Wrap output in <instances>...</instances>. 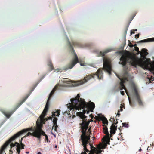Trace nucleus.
<instances>
[{"instance_id":"nucleus-9","label":"nucleus","mask_w":154,"mask_h":154,"mask_svg":"<svg viewBox=\"0 0 154 154\" xmlns=\"http://www.w3.org/2000/svg\"><path fill=\"white\" fill-rule=\"evenodd\" d=\"M111 61L108 57H105L103 59V69L106 71L109 75L111 74L112 70Z\"/></svg>"},{"instance_id":"nucleus-47","label":"nucleus","mask_w":154,"mask_h":154,"mask_svg":"<svg viewBox=\"0 0 154 154\" xmlns=\"http://www.w3.org/2000/svg\"><path fill=\"white\" fill-rule=\"evenodd\" d=\"M75 115H73V116H72V118H73L74 117H75Z\"/></svg>"},{"instance_id":"nucleus-16","label":"nucleus","mask_w":154,"mask_h":154,"mask_svg":"<svg viewBox=\"0 0 154 154\" xmlns=\"http://www.w3.org/2000/svg\"><path fill=\"white\" fill-rule=\"evenodd\" d=\"M90 147L91 150L89 152H90L88 154H101V153L104 152V151L102 149H98L95 147H94L92 144L89 143Z\"/></svg>"},{"instance_id":"nucleus-23","label":"nucleus","mask_w":154,"mask_h":154,"mask_svg":"<svg viewBox=\"0 0 154 154\" xmlns=\"http://www.w3.org/2000/svg\"><path fill=\"white\" fill-rule=\"evenodd\" d=\"M107 146V144L106 143H104L102 145H98L97 146V148L98 149H104L106 148Z\"/></svg>"},{"instance_id":"nucleus-35","label":"nucleus","mask_w":154,"mask_h":154,"mask_svg":"<svg viewBox=\"0 0 154 154\" xmlns=\"http://www.w3.org/2000/svg\"><path fill=\"white\" fill-rule=\"evenodd\" d=\"M121 105L122 106H121L120 107V110H121V111H122V108L123 107H124V105H123L122 104H121Z\"/></svg>"},{"instance_id":"nucleus-4","label":"nucleus","mask_w":154,"mask_h":154,"mask_svg":"<svg viewBox=\"0 0 154 154\" xmlns=\"http://www.w3.org/2000/svg\"><path fill=\"white\" fill-rule=\"evenodd\" d=\"M68 45L70 49L72 50V52H73L74 54V57L73 60L72 61L71 63L67 66V68L66 69V70L72 68L76 63L79 62V59L77 56L75 52L73 46H76L79 47H81V45L79 43L76 42L72 41V44H71V42L69 41Z\"/></svg>"},{"instance_id":"nucleus-7","label":"nucleus","mask_w":154,"mask_h":154,"mask_svg":"<svg viewBox=\"0 0 154 154\" xmlns=\"http://www.w3.org/2000/svg\"><path fill=\"white\" fill-rule=\"evenodd\" d=\"M49 99H48L46 104L45 108L41 115L38 118L36 122V125H43L45 124L46 121L48 120V119L45 118V117L47 115L49 106Z\"/></svg>"},{"instance_id":"nucleus-8","label":"nucleus","mask_w":154,"mask_h":154,"mask_svg":"<svg viewBox=\"0 0 154 154\" xmlns=\"http://www.w3.org/2000/svg\"><path fill=\"white\" fill-rule=\"evenodd\" d=\"M29 95L28 94L26 95L20 103H18L16 106L15 108L12 111H6L4 110H2V112L5 115L6 117L8 119L14 112L24 103L29 97Z\"/></svg>"},{"instance_id":"nucleus-39","label":"nucleus","mask_w":154,"mask_h":154,"mask_svg":"<svg viewBox=\"0 0 154 154\" xmlns=\"http://www.w3.org/2000/svg\"><path fill=\"white\" fill-rule=\"evenodd\" d=\"M122 125H128V124L127 123H122Z\"/></svg>"},{"instance_id":"nucleus-13","label":"nucleus","mask_w":154,"mask_h":154,"mask_svg":"<svg viewBox=\"0 0 154 154\" xmlns=\"http://www.w3.org/2000/svg\"><path fill=\"white\" fill-rule=\"evenodd\" d=\"M117 76L121 80V82L120 83V86L119 87V89L121 90L123 89H124L128 97H129V96L127 94V90L124 85V83H125V81H128V78L127 77L125 76H124L122 77H121L118 75H117Z\"/></svg>"},{"instance_id":"nucleus-46","label":"nucleus","mask_w":154,"mask_h":154,"mask_svg":"<svg viewBox=\"0 0 154 154\" xmlns=\"http://www.w3.org/2000/svg\"><path fill=\"white\" fill-rule=\"evenodd\" d=\"M141 151H142V149H141V148H140V149L139 150V151L140 152H141Z\"/></svg>"},{"instance_id":"nucleus-14","label":"nucleus","mask_w":154,"mask_h":154,"mask_svg":"<svg viewBox=\"0 0 154 154\" xmlns=\"http://www.w3.org/2000/svg\"><path fill=\"white\" fill-rule=\"evenodd\" d=\"M60 110H56L55 112H52V117L50 116L47 118L48 119V120H51V122L52 121V118H53L52 122L53 125H57V122L58 119L55 116H58L60 114Z\"/></svg>"},{"instance_id":"nucleus-10","label":"nucleus","mask_w":154,"mask_h":154,"mask_svg":"<svg viewBox=\"0 0 154 154\" xmlns=\"http://www.w3.org/2000/svg\"><path fill=\"white\" fill-rule=\"evenodd\" d=\"M95 107V104L94 103L90 101L88 103H86L85 101L82 105L80 107V110H81V109H84L85 108H86L88 110H86V112H87V113L88 114L89 113L90 111L91 112H93V110Z\"/></svg>"},{"instance_id":"nucleus-3","label":"nucleus","mask_w":154,"mask_h":154,"mask_svg":"<svg viewBox=\"0 0 154 154\" xmlns=\"http://www.w3.org/2000/svg\"><path fill=\"white\" fill-rule=\"evenodd\" d=\"M88 126H80L82 129L81 132L82 133L81 136V140H82V145L84 147V152H82L81 154H87L86 152H88L89 151L87 148V146L89 143L90 139V134H91V128H90L88 131V135L86 134V131L88 129Z\"/></svg>"},{"instance_id":"nucleus-33","label":"nucleus","mask_w":154,"mask_h":154,"mask_svg":"<svg viewBox=\"0 0 154 154\" xmlns=\"http://www.w3.org/2000/svg\"><path fill=\"white\" fill-rule=\"evenodd\" d=\"M60 70V69H54V72H59Z\"/></svg>"},{"instance_id":"nucleus-24","label":"nucleus","mask_w":154,"mask_h":154,"mask_svg":"<svg viewBox=\"0 0 154 154\" xmlns=\"http://www.w3.org/2000/svg\"><path fill=\"white\" fill-rule=\"evenodd\" d=\"M111 51V49H107V50H105L103 52H100V54L102 56H103L105 55V54L106 53H108Z\"/></svg>"},{"instance_id":"nucleus-36","label":"nucleus","mask_w":154,"mask_h":154,"mask_svg":"<svg viewBox=\"0 0 154 154\" xmlns=\"http://www.w3.org/2000/svg\"><path fill=\"white\" fill-rule=\"evenodd\" d=\"M24 137H23L21 138V139L20 140L19 142L20 143V144H21V143H22V141L23 140V138Z\"/></svg>"},{"instance_id":"nucleus-31","label":"nucleus","mask_w":154,"mask_h":154,"mask_svg":"<svg viewBox=\"0 0 154 154\" xmlns=\"http://www.w3.org/2000/svg\"><path fill=\"white\" fill-rule=\"evenodd\" d=\"M58 126H53L52 129H53L54 128V130L56 131H57V128Z\"/></svg>"},{"instance_id":"nucleus-11","label":"nucleus","mask_w":154,"mask_h":154,"mask_svg":"<svg viewBox=\"0 0 154 154\" xmlns=\"http://www.w3.org/2000/svg\"><path fill=\"white\" fill-rule=\"evenodd\" d=\"M94 119L95 120L94 122L96 125L99 124L100 122H102L103 124L108 125V121L107 119L103 116H101L100 114H98V116H95Z\"/></svg>"},{"instance_id":"nucleus-1","label":"nucleus","mask_w":154,"mask_h":154,"mask_svg":"<svg viewBox=\"0 0 154 154\" xmlns=\"http://www.w3.org/2000/svg\"><path fill=\"white\" fill-rule=\"evenodd\" d=\"M132 66L136 67L137 65H140L144 66L145 68L149 69L154 74V62L150 63L148 60L143 61L141 59H137L134 57H130L126 54H123L120 58L121 62L119 63L123 66L126 65L127 62H129Z\"/></svg>"},{"instance_id":"nucleus-26","label":"nucleus","mask_w":154,"mask_h":154,"mask_svg":"<svg viewBox=\"0 0 154 154\" xmlns=\"http://www.w3.org/2000/svg\"><path fill=\"white\" fill-rule=\"evenodd\" d=\"M48 65L50 67L51 71H52L54 69V67L51 61H49L48 63Z\"/></svg>"},{"instance_id":"nucleus-20","label":"nucleus","mask_w":154,"mask_h":154,"mask_svg":"<svg viewBox=\"0 0 154 154\" xmlns=\"http://www.w3.org/2000/svg\"><path fill=\"white\" fill-rule=\"evenodd\" d=\"M147 50L144 49H142L140 53V54L142 57L143 58H145L146 57L148 54V53L147 52Z\"/></svg>"},{"instance_id":"nucleus-6","label":"nucleus","mask_w":154,"mask_h":154,"mask_svg":"<svg viewBox=\"0 0 154 154\" xmlns=\"http://www.w3.org/2000/svg\"><path fill=\"white\" fill-rule=\"evenodd\" d=\"M70 100L71 103L70 110H71L72 109L73 110H79L82 104L85 102L84 99L80 97V95L79 94H77L75 98H72Z\"/></svg>"},{"instance_id":"nucleus-38","label":"nucleus","mask_w":154,"mask_h":154,"mask_svg":"<svg viewBox=\"0 0 154 154\" xmlns=\"http://www.w3.org/2000/svg\"><path fill=\"white\" fill-rule=\"evenodd\" d=\"M139 35L138 34L137 35H136L135 36V38L137 39L138 38H139Z\"/></svg>"},{"instance_id":"nucleus-25","label":"nucleus","mask_w":154,"mask_h":154,"mask_svg":"<svg viewBox=\"0 0 154 154\" xmlns=\"http://www.w3.org/2000/svg\"><path fill=\"white\" fill-rule=\"evenodd\" d=\"M57 88H56V86H55L54 87V88L53 89L52 91L51 92L49 95V97L48 99H49V100H50V98L52 97V96L54 94V92H55V90L57 89Z\"/></svg>"},{"instance_id":"nucleus-41","label":"nucleus","mask_w":154,"mask_h":154,"mask_svg":"<svg viewBox=\"0 0 154 154\" xmlns=\"http://www.w3.org/2000/svg\"><path fill=\"white\" fill-rule=\"evenodd\" d=\"M12 149H11L10 150V151H9V152H10L9 153H10V154H12L13 152V151H12Z\"/></svg>"},{"instance_id":"nucleus-15","label":"nucleus","mask_w":154,"mask_h":154,"mask_svg":"<svg viewBox=\"0 0 154 154\" xmlns=\"http://www.w3.org/2000/svg\"><path fill=\"white\" fill-rule=\"evenodd\" d=\"M133 88L134 91L135 97L139 105L142 106L143 103L140 96L139 95L137 89L135 85H133Z\"/></svg>"},{"instance_id":"nucleus-44","label":"nucleus","mask_w":154,"mask_h":154,"mask_svg":"<svg viewBox=\"0 0 154 154\" xmlns=\"http://www.w3.org/2000/svg\"><path fill=\"white\" fill-rule=\"evenodd\" d=\"M90 116L92 119L94 117V116H93L92 114H91L90 115Z\"/></svg>"},{"instance_id":"nucleus-40","label":"nucleus","mask_w":154,"mask_h":154,"mask_svg":"<svg viewBox=\"0 0 154 154\" xmlns=\"http://www.w3.org/2000/svg\"><path fill=\"white\" fill-rule=\"evenodd\" d=\"M121 94L122 95H124V94H125L124 91H121Z\"/></svg>"},{"instance_id":"nucleus-17","label":"nucleus","mask_w":154,"mask_h":154,"mask_svg":"<svg viewBox=\"0 0 154 154\" xmlns=\"http://www.w3.org/2000/svg\"><path fill=\"white\" fill-rule=\"evenodd\" d=\"M42 126H41L40 127V128L39 130V134H40V137L39 138H38V140H40L41 137L42 135L43 136H45V140L47 141V142H49V141L48 139V136L45 133V132L43 131V130H42Z\"/></svg>"},{"instance_id":"nucleus-21","label":"nucleus","mask_w":154,"mask_h":154,"mask_svg":"<svg viewBox=\"0 0 154 154\" xmlns=\"http://www.w3.org/2000/svg\"><path fill=\"white\" fill-rule=\"evenodd\" d=\"M154 38H148L139 41L140 42L146 43L149 42H154Z\"/></svg>"},{"instance_id":"nucleus-30","label":"nucleus","mask_w":154,"mask_h":154,"mask_svg":"<svg viewBox=\"0 0 154 154\" xmlns=\"http://www.w3.org/2000/svg\"><path fill=\"white\" fill-rule=\"evenodd\" d=\"M128 126H122L121 128V126H120V128H119V130L120 131H121V130L123 129V127H125V128H128Z\"/></svg>"},{"instance_id":"nucleus-50","label":"nucleus","mask_w":154,"mask_h":154,"mask_svg":"<svg viewBox=\"0 0 154 154\" xmlns=\"http://www.w3.org/2000/svg\"><path fill=\"white\" fill-rule=\"evenodd\" d=\"M129 103H130V105H131V101H130V100H129Z\"/></svg>"},{"instance_id":"nucleus-32","label":"nucleus","mask_w":154,"mask_h":154,"mask_svg":"<svg viewBox=\"0 0 154 154\" xmlns=\"http://www.w3.org/2000/svg\"><path fill=\"white\" fill-rule=\"evenodd\" d=\"M20 146L22 149H24L25 145L23 143H21V144H20Z\"/></svg>"},{"instance_id":"nucleus-37","label":"nucleus","mask_w":154,"mask_h":154,"mask_svg":"<svg viewBox=\"0 0 154 154\" xmlns=\"http://www.w3.org/2000/svg\"><path fill=\"white\" fill-rule=\"evenodd\" d=\"M135 50L137 52H139V48L138 47H135Z\"/></svg>"},{"instance_id":"nucleus-22","label":"nucleus","mask_w":154,"mask_h":154,"mask_svg":"<svg viewBox=\"0 0 154 154\" xmlns=\"http://www.w3.org/2000/svg\"><path fill=\"white\" fill-rule=\"evenodd\" d=\"M117 119H116V120L114 118H110V119L109 120V121L111 122V125H116L118 123Z\"/></svg>"},{"instance_id":"nucleus-29","label":"nucleus","mask_w":154,"mask_h":154,"mask_svg":"<svg viewBox=\"0 0 154 154\" xmlns=\"http://www.w3.org/2000/svg\"><path fill=\"white\" fill-rule=\"evenodd\" d=\"M16 146V145L14 143H11L10 145V146L11 147V149H13V147H15Z\"/></svg>"},{"instance_id":"nucleus-27","label":"nucleus","mask_w":154,"mask_h":154,"mask_svg":"<svg viewBox=\"0 0 154 154\" xmlns=\"http://www.w3.org/2000/svg\"><path fill=\"white\" fill-rule=\"evenodd\" d=\"M20 146H19L18 147H17L16 149L17 151V153L18 154H20Z\"/></svg>"},{"instance_id":"nucleus-53","label":"nucleus","mask_w":154,"mask_h":154,"mask_svg":"<svg viewBox=\"0 0 154 154\" xmlns=\"http://www.w3.org/2000/svg\"><path fill=\"white\" fill-rule=\"evenodd\" d=\"M148 148H149V147H148V148H147V151H148Z\"/></svg>"},{"instance_id":"nucleus-2","label":"nucleus","mask_w":154,"mask_h":154,"mask_svg":"<svg viewBox=\"0 0 154 154\" xmlns=\"http://www.w3.org/2000/svg\"><path fill=\"white\" fill-rule=\"evenodd\" d=\"M43 126H35L32 127L31 128L23 129L15 134L4 143L0 149V154H2L5 152L4 150L7 146L12 141H14L15 139L21 136L24 133L28 131H31L33 132L31 133L28 132L26 135L23 137H26L29 135H32L35 137L39 138L40 137V134H39L40 127Z\"/></svg>"},{"instance_id":"nucleus-42","label":"nucleus","mask_w":154,"mask_h":154,"mask_svg":"<svg viewBox=\"0 0 154 154\" xmlns=\"http://www.w3.org/2000/svg\"><path fill=\"white\" fill-rule=\"evenodd\" d=\"M128 45L130 47H133V45H132V44L130 42L129 44H128Z\"/></svg>"},{"instance_id":"nucleus-54","label":"nucleus","mask_w":154,"mask_h":154,"mask_svg":"<svg viewBox=\"0 0 154 154\" xmlns=\"http://www.w3.org/2000/svg\"><path fill=\"white\" fill-rule=\"evenodd\" d=\"M137 30V29H136V30H135V31H136Z\"/></svg>"},{"instance_id":"nucleus-19","label":"nucleus","mask_w":154,"mask_h":154,"mask_svg":"<svg viewBox=\"0 0 154 154\" xmlns=\"http://www.w3.org/2000/svg\"><path fill=\"white\" fill-rule=\"evenodd\" d=\"M104 126L103 128V132L104 133L106 134V137L108 138H110L109 134L108 131V128L106 126Z\"/></svg>"},{"instance_id":"nucleus-12","label":"nucleus","mask_w":154,"mask_h":154,"mask_svg":"<svg viewBox=\"0 0 154 154\" xmlns=\"http://www.w3.org/2000/svg\"><path fill=\"white\" fill-rule=\"evenodd\" d=\"M83 112H77L76 113V115L78 116H79L82 119V122L79 125H88L91 120L87 121V119H85L86 116L84 115V114L86 113V110L83 109Z\"/></svg>"},{"instance_id":"nucleus-49","label":"nucleus","mask_w":154,"mask_h":154,"mask_svg":"<svg viewBox=\"0 0 154 154\" xmlns=\"http://www.w3.org/2000/svg\"><path fill=\"white\" fill-rule=\"evenodd\" d=\"M37 154H42V153H41L40 152H38Z\"/></svg>"},{"instance_id":"nucleus-45","label":"nucleus","mask_w":154,"mask_h":154,"mask_svg":"<svg viewBox=\"0 0 154 154\" xmlns=\"http://www.w3.org/2000/svg\"><path fill=\"white\" fill-rule=\"evenodd\" d=\"M80 64L81 66H83L84 65V64L83 63H80Z\"/></svg>"},{"instance_id":"nucleus-51","label":"nucleus","mask_w":154,"mask_h":154,"mask_svg":"<svg viewBox=\"0 0 154 154\" xmlns=\"http://www.w3.org/2000/svg\"><path fill=\"white\" fill-rule=\"evenodd\" d=\"M57 148V145H56L55 146V148Z\"/></svg>"},{"instance_id":"nucleus-5","label":"nucleus","mask_w":154,"mask_h":154,"mask_svg":"<svg viewBox=\"0 0 154 154\" xmlns=\"http://www.w3.org/2000/svg\"><path fill=\"white\" fill-rule=\"evenodd\" d=\"M102 69L99 68L96 72L94 73L91 74L87 75L82 80L78 82L76 84V86H78L83 84L86 82L91 78H94L95 76H97L99 79H101L103 78Z\"/></svg>"},{"instance_id":"nucleus-34","label":"nucleus","mask_w":154,"mask_h":154,"mask_svg":"<svg viewBox=\"0 0 154 154\" xmlns=\"http://www.w3.org/2000/svg\"><path fill=\"white\" fill-rule=\"evenodd\" d=\"M15 145L17 144V147H18L19 146H20V144H19L18 142H16L14 143Z\"/></svg>"},{"instance_id":"nucleus-52","label":"nucleus","mask_w":154,"mask_h":154,"mask_svg":"<svg viewBox=\"0 0 154 154\" xmlns=\"http://www.w3.org/2000/svg\"><path fill=\"white\" fill-rule=\"evenodd\" d=\"M134 33V32H131V34H132V33Z\"/></svg>"},{"instance_id":"nucleus-18","label":"nucleus","mask_w":154,"mask_h":154,"mask_svg":"<svg viewBox=\"0 0 154 154\" xmlns=\"http://www.w3.org/2000/svg\"><path fill=\"white\" fill-rule=\"evenodd\" d=\"M117 126H111L110 127V134H109L110 138L112 137V135L116 133L117 130Z\"/></svg>"},{"instance_id":"nucleus-48","label":"nucleus","mask_w":154,"mask_h":154,"mask_svg":"<svg viewBox=\"0 0 154 154\" xmlns=\"http://www.w3.org/2000/svg\"><path fill=\"white\" fill-rule=\"evenodd\" d=\"M26 154H29V152L27 151L26 152Z\"/></svg>"},{"instance_id":"nucleus-43","label":"nucleus","mask_w":154,"mask_h":154,"mask_svg":"<svg viewBox=\"0 0 154 154\" xmlns=\"http://www.w3.org/2000/svg\"><path fill=\"white\" fill-rule=\"evenodd\" d=\"M128 27H127L125 28V34H126V33L128 29Z\"/></svg>"},{"instance_id":"nucleus-28","label":"nucleus","mask_w":154,"mask_h":154,"mask_svg":"<svg viewBox=\"0 0 154 154\" xmlns=\"http://www.w3.org/2000/svg\"><path fill=\"white\" fill-rule=\"evenodd\" d=\"M63 81L64 82L68 83L69 82V79L67 78H64Z\"/></svg>"}]
</instances>
